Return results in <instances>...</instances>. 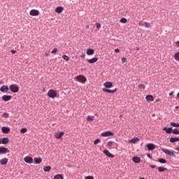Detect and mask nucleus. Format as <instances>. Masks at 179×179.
<instances>
[{"label":"nucleus","mask_w":179,"mask_h":179,"mask_svg":"<svg viewBox=\"0 0 179 179\" xmlns=\"http://www.w3.org/2000/svg\"><path fill=\"white\" fill-rule=\"evenodd\" d=\"M65 135V133L64 131H59L55 134V136L56 139H61Z\"/></svg>","instance_id":"14"},{"label":"nucleus","mask_w":179,"mask_h":179,"mask_svg":"<svg viewBox=\"0 0 179 179\" xmlns=\"http://www.w3.org/2000/svg\"><path fill=\"white\" fill-rule=\"evenodd\" d=\"M26 132H27V129L26 128H22L20 129L21 134H26Z\"/></svg>","instance_id":"40"},{"label":"nucleus","mask_w":179,"mask_h":179,"mask_svg":"<svg viewBox=\"0 0 179 179\" xmlns=\"http://www.w3.org/2000/svg\"><path fill=\"white\" fill-rule=\"evenodd\" d=\"M145 87V85H143V84L138 85V89L140 90H144Z\"/></svg>","instance_id":"36"},{"label":"nucleus","mask_w":179,"mask_h":179,"mask_svg":"<svg viewBox=\"0 0 179 179\" xmlns=\"http://www.w3.org/2000/svg\"><path fill=\"white\" fill-rule=\"evenodd\" d=\"M96 29H100V27H101V24H100V22H97L96 23Z\"/></svg>","instance_id":"43"},{"label":"nucleus","mask_w":179,"mask_h":179,"mask_svg":"<svg viewBox=\"0 0 179 179\" xmlns=\"http://www.w3.org/2000/svg\"><path fill=\"white\" fill-rule=\"evenodd\" d=\"M24 162H25V163H27L28 164H31V163H33V157L30 156H27L24 158Z\"/></svg>","instance_id":"11"},{"label":"nucleus","mask_w":179,"mask_h":179,"mask_svg":"<svg viewBox=\"0 0 179 179\" xmlns=\"http://www.w3.org/2000/svg\"><path fill=\"white\" fill-rule=\"evenodd\" d=\"M8 162H9L8 158H3L0 160V164H1V166H6V164H8Z\"/></svg>","instance_id":"18"},{"label":"nucleus","mask_w":179,"mask_h":179,"mask_svg":"<svg viewBox=\"0 0 179 179\" xmlns=\"http://www.w3.org/2000/svg\"><path fill=\"white\" fill-rule=\"evenodd\" d=\"M34 160L36 164H40V163H41V162H43V159L41 157H35L34 159Z\"/></svg>","instance_id":"23"},{"label":"nucleus","mask_w":179,"mask_h":179,"mask_svg":"<svg viewBox=\"0 0 179 179\" xmlns=\"http://www.w3.org/2000/svg\"><path fill=\"white\" fill-rule=\"evenodd\" d=\"M86 29H89V25H87V26H86Z\"/></svg>","instance_id":"57"},{"label":"nucleus","mask_w":179,"mask_h":179,"mask_svg":"<svg viewBox=\"0 0 179 179\" xmlns=\"http://www.w3.org/2000/svg\"><path fill=\"white\" fill-rule=\"evenodd\" d=\"M173 94H174V92L173 91L169 93V96H173Z\"/></svg>","instance_id":"52"},{"label":"nucleus","mask_w":179,"mask_h":179,"mask_svg":"<svg viewBox=\"0 0 179 179\" xmlns=\"http://www.w3.org/2000/svg\"><path fill=\"white\" fill-rule=\"evenodd\" d=\"M163 131H165L166 134H173V127H163Z\"/></svg>","instance_id":"16"},{"label":"nucleus","mask_w":179,"mask_h":179,"mask_svg":"<svg viewBox=\"0 0 179 179\" xmlns=\"http://www.w3.org/2000/svg\"><path fill=\"white\" fill-rule=\"evenodd\" d=\"M2 116L4 117V118H9V114L6 112H4Z\"/></svg>","instance_id":"39"},{"label":"nucleus","mask_w":179,"mask_h":179,"mask_svg":"<svg viewBox=\"0 0 179 179\" xmlns=\"http://www.w3.org/2000/svg\"><path fill=\"white\" fill-rule=\"evenodd\" d=\"M93 116H87V121H90V122H92V121H93Z\"/></svg>","instance_id":"41"},{"label":"nucleus","mask_w":179,"mask_h":179,"mask_svg":"<svg viewBox=\"0 0 179 179\" xmlns=\"http://www.w3.org/2000/svg\"><path fill=\"white\" fill-rule=\"evenodd\" d=\"M171 126L174 128H179V123L171 122Z\"/></svg>","instance_id":"32"},{"label":"nucleus","mask_w":179,"mask_h":179,"mask_svg":"<svg viewBox=\"0 0 179 179\" xmlns=\"http://www.w3.org/2000/svg\"><path fill=\"white\" fill-rule=\"evenodd\" d=\"M145 148H147L148 150H155L156 149V145L154 143H149L145 145Z\"/></svg>","instance_id":"6"},{"label":"nucleus","mask_w":179,"mask_h":179,"mask_svg":"<svg viewBox=\"0 0 179 179\" xmlns=\"http://www.w3.org/2000/svg\"><path fill=\"white\" fill-rule=\"evenodd\" d=\"M103 86L105 87H103L102 90L103 92H105V93H115V92L118 90V89L117 88H115V90H110V87H113V86H114V85L113 84V82L107 81L103 83Z\"/></svg>","instance_id":"1"},{"label":"nucleus","mask_w":179,"mask_h":179,"mask_svg":"<svg viewBox=\"0 0 179 179\" xmlns=\"http://www.w3.org/2000/svg\"><path fill=\"white\" fill-rule=\"evenodd\" d=\"M115 52H116V53L120 52V49H118V48L115 49Z\"/></svg>","instance_id":"51"},{"label":"nucleus","mask_w":179,"mask_h":179,"mask_svg":"<svg viewBox=\"0 0 179 179\" xmlns=\"http://www.w3.org/2000/svg\"><path fill=\"white\" fill-rule=\"evenodd\" d=\"M172 134H173V135H179L178 129H177V128H176L174 129H172Z\"/></svg>","instance_id":"31"},{"label":"nucleus","mask_w":179,"mask_h":179,"mask_svg":"<svg viewBox=\"0 0 179 179\" xmlns=\"http://www.w3.org/2000/svg\"><path fill=\"white\" fill-rule=\"evenodd\" d=\"M103 155L107 156V157H110V159H114V157H115L114 155L111 154V152H110V151H108V150H103Z\"/></svg>","instance_id":"9"},{"label":"nucleus","mask_w":179,"mask_h":179,"mask_svg":"<svg viewBox=\"0 0 179 179\" xmlns=\"http://www.w3.org/2000/svg\"><path fill=\"white\" fill-rule=\"evenodd\" d=\"M121 61L122 64H125V62H127V59L125 57H122Z\"/></svg>","instance_id":"45"},{"label":"nucleus","mask_w":179,"mask_h":179,"mask_svg":"<svg viewBox=\"0 0 179 179\" xmlns=\"http://www.w3.org/2000/svg\"><path fill=\"white\" fill-rule=\"evenodd\" d=\"M132 161L134 162V163H141V157H133L132 158Z\"/></svg>","instance_id":"24"},{"label":"nucleus","mask_w":179,"mask_h":179,"mask_svg":"<svg viewBox=\"0 0 179 179\" xmlns=\"http://www.w3.org/2000/svg\"><path fill=\"white\" fill-rule=\"evenodd\" d=\"M39 13H40V11L36 9L31 10L29 12V15L31 16H38Z\"/></svg>","instance_id":"12"},{"label":"nucleus","mask_w":179,"mask_h":179,"mask_svg":"<svg viewBox=\"0 0 179 179\" xmlns=\"http://www.w3.org/2000/svg\"><path fill=\"white\" fill-rule=\"evenodd\" d=\"M98 61H99V58L93 57L92 59H88L87 62H89V64H94L95 62H97Z\"/></svg>","instance_id":"22"},{"label":"nucleus","mask_w":179,"mask_h":179,"mask_svg":"<svg viewBox=\"0 0 179 179\" xmlns=\"http://www.w3.org/2000/svg\"><path fill=\"white\" fill-rule=\"evenodd\" d=\"M87 55H93L94 54V50L92 48H89L87 50Z\"/></svg>","instance_id":"25"},{"label":"nucleus","mask_w":179,"mask_h":179,"mask_svg":"<svg viewBox=\"0 0 179 179\" xmlns=\"http://www.w3.org/2000/svg\"><path fill=\"white\" fill-rule=\"evenodd\" d=\"M11 99H12L11 95H3L1 97V100H3V101H9Z\"/></svg>","instance_id":"13"},{"label":"nucleus","mask_w":179,"mask_h":179,"mask_svg":"<svg viewBox=\"0 0 179 179\" xmlns=\"http://www.w3.org/2000/svg\"><path fill=\"white\" fill-rule=\"evenodd\" d=\"M147 157H148V159H152V155H150V154H147Z\"/></svg>","instance_id":"49"},{"label":"nucleus","mask_w":179,"mask_h":179,"mask_svg":"<svg viewBox=\"0 0 179 179\" xmlns=\"http://www.w3.org/2000/svg\"><path fill=\"white\" fill-rule=\"evenodd\" d=\"M136 50H139V48H136Z\"/></svg>","instance_id":"58"},{"label":"nucleus","mask_w":179,"mask_h":179,"mask_svg":"<svg viewBox=\"0 0 179 179\" xmlns=\"http://www.w3.org/2000/svg\"><path fill=\"white\" fill-rule=\"evenodd\" d=\"M85 179H94V177H93V176H86Z\"/></svg>","instance_id":"44"},{"label":"nucleus","mask_w":179,"mask_h":179,"mask_svg":"<svg viewBox=\"0 0 179 179\" xmlns=\"http://www.w3.org/2000/svg\"><path fill=\"white\" fill-rule=\"evenodd\" d=\"M76 79L78 82H80V83H86V80H87V78L83 75H79L76 77Z\"/></svg>","instance_id":"5"},{"label":"nucleus","mask_w":179,"mask_h":179,"mask_svg":"<svg viewBox=\"0 0 179 179\" xmlns=\"http://www.w3.org/2000/svg\"><path fill=\"white\" fill-rule=\"evenodd\" d=\"M108 145L110 146V147L113 146V141H109L108 143Z\"/></svg>","instance_id":"46"},{"label":"nucleus","mask_w":179,"mask_h":179,"mask_svg":"<svg viewBox=\"0 0 179 179\" xmlns=\"http://www.w3.org/2000/svg\"><path fill=\"white\" fill-rule=\"evenodd\" d=\"M1 143L2 145H8L9 143V138L4 137L1 138Z\"/></svg>","instance_id":"19"},{"label":"nucleus","mask_w":179,"mask_h":179,"mask_svg":"<svg viewBox=\"0 0 179 179\" xmlns=\"http://www.w3.org/2000/svg\"><path fill=\"white\" fill-rule=\"evenodd\" d=\"M127 22H128V20H127V18L125 17H122L120 19V23H127Z\"/></svg>","instance_id":"35"},{"label":"nucleus","mask_w":179,"mask_h":179,"mask_svg":"<svg viewBox=\"0 0 179 179\" xmlns=\"http://www.w3.org/2000/svg\"><path fill=\"white\" fill-rule=\"evenodd\" d=\"M174 58H175L176 61H178L179 62V52H177L174 55Z\"/></svg>","instance_id":"33"},{"label":"nucleus","mask_w":179,"mask_h":179,"mask_svg":"<svg viewBox=\"0 0 179 179\" xmlns=\"http://www.w3.org/2000/svg\"><path fill=\"white\" fill-rule=\"evenodd\" d=\"M10 53H11V54H16V50H10Z\"/></svg>","instance_id":"47"},{"label":"nucleus","mask_w":179,"mask_h":179,"mask_svg":"<svg viewBox=\"0 0 179 179\" xmlns=\"http://www.w3.org/2000/svg\"><path fill=\"white\" fill-rule=\"evenodd\" d=\"M10 150L6 147H0V155H6L9 153Z\"/></svg>","instance_id":"8"},{"label":"nucleus","mask_w":179,"mask_h":179,"mask_svg":"<svg viewBox=\"0 0 179 179\" xmlns=\"http://www.w3.org/2000/svg\"><path fill=\"white\" fill-rule=\"evenodd\" d=\"M101 136H103L104 138L107 137V136H114V133H113L112 131H105L101 134Z\"/></svg>","instance_id":"7"},{"label":"nucleus","mask_w":179,"mask_h":179,"mask_svg":"<svg viewBox=\"0 0 179 179\" xmlns=\"http://www.w3.org/2000/svg\"><path fill=\"white\" fill-rule=\"evenodd\" d=\"M1 132L3 134H9L10 132V128L8 127H1Z\"/></svg>","instance_id":"15"},{"label":"nucleus","mask_w":179,"mask_h":179,"mask_svg":"<svg viewBox=\"0 0 179 179\" xmlns=\"http://www.w3.org/2000/svg\"><path fill=\"white\" fill-rule=\"evenodd\" d=\"M145 99L147 101H155V97H153V95L152 94H148V95H146L145 96Z\"/></svg>","instance_id":"17"},{"label":"nucleus","mask_w":179,"mask_h":179,"mask_svg":"<svg viewBox=\"0 0 179 179\" xmlns=\"http://www.w3.org/2000/svg\"><path fill=\"white\" fill-rule=\"evenodd\" d=\"M169 141L171 143H176V142H179V138L178 137H171L169 138Z\"/></svg>","instance_id":"20"},{"label":"nucleus","mask_w":179,"mask_h":179,"mask_svg":"<svg viewBox=\"0 0 179 179\" xmlns=\"http://www.w3.org/2000/svg\"><path fill=\"white\" fill-rule=\"evenodd\" d=\"M176 150H178V152H179V146L176 148Z\"/></svg>","instance_id":"53"},{"label":"nucleus","mask_w":179,"mask_h":179,"mask_svg":"<svg viewBox=\"0 0 179 179\" xmlns=\"http://www.w3.org/2000/svg\"><path fill=\"white\" fill-rule=\"evenodd\" d=\"M1 93H8L9 92V87L8 85H3L0 88Z\"/></svg>","instance_id":"10"},{"label":"nucleus","mask_w":179,"mask_h":179,"mask_svg":"<svg viewBox=\"0 0 179 179\" xmlns=\"http://www.w3.org/2000/svg\"><path fill=\"white\" fill-rule=\"evenodd\" d=\"M55 12H56V13H62V12H64V7L62 6L57 7L55 8Z\"/></svg>","instance_id":"21"},{"label":"nucleus","mask_w":179,"mask_h":179,"mask_svg":"<svg viewBox=\"0 0 179 179\" xmlns=\"http://www.w3.org/2000/svg\"><path fill=\"white\" fill-rule=\"evenodd\" d=\"M100 142H101V141L100 140V138H96V139L94 141V145H97V144L100 143Z\"/></svg>","instance_id":"38"},{"label":"nucleus","mask_w":179,"mask_h":179,"mask_svg":"<svg viewBox=\"0 0 179 179\" xmlns=\"http://www.w3.org/2000/svg\"><path fill=\"white\" fill-rule=\"evenodd\" d=\"M57 92L56 90H54L52 89L50 90L48 92V96L50 99H55L57 97Z\"/></svg>","instance_id":"4"},{"label":"nucleus","mask_w":179,"mask_h":179,"mask_svg":"<svg viewBox=\"0 0 179 179\" xmlns=\"http://www.w3.org/2000/svg\"><path fill=\"white\" fill-rule=\"evenodd\" d=\"M143 26H144L145 27H146L147 29L150 28V24H149L148 22H143Z\"/></svg>","instance_id":"34"},{"label":"nucleus","mask_w":179,"mask_h":179,"mask_svg":"<svg viewBox=\"0 0 179 179\" xmlns=\"http://www.w3.org/2000/svg\"><path fill=\"white\" fill-rule=\"evenodd\" d=\"M150 167L151 168V169H156V165H150Z\"/></svg>","instance_id":"50"},{"label":"nucleus","mask_w":179,"mask_h":179,"mask_svg":"<svg viewBox=\"0 0 179 179\" xmlns=\"http://www.w3.org/2000/svg\"><path fill=\"white\" fill-rule=\"evenodd\" d=\"M175 108H176V110H178V108H179V106H176Z\"/></svg>","instance_id":"55"},{"label":"nucleus","mask_w":179,"mask_h":179,"mask_svg":"<svg viewBox=\"0 0 179 179\" xmlns=\"http://www.w3.org/2000/svg\"><path fill=\"white\" fill-rule=\"evenodd\" d=\"M0 85H1V81H0Z\"/></svg>","instance_id":"59"},{"label":"nucleus","mask_w":179,"mask_h":179,"mask_svg":"<svg viewBox=\"0 0 179 179\" xmlns=\"http://www.w3.org/2000/svg\"><path fill=\"white\" fill-rule=\"evenodd\" d=\"M62 58H63V59H64L65 61H69V57H68V55H64L62 56Z\"/></svg>","instance_id":"37"},{"label":"nucleus","mask_w":179,"mask_h":179,"mask_svg":"<svg viewBox=\"0 0 179 179\" xmlns=\"http://www.w3.org/2000/svg\"><path fill=\"white\" fill-rule=\"evenodd\" d=\"M2 144V138H0V145Z\"/></svg>","instance_id":"54"},{"label":"nucleus","mask_w":179,"mask_h":179,"mask_svg":"<svg viewBox=\"0 0 179 179\" xmlns=\"http://www.w3.org/2000/svg\"><path fill=\"white\" fill-rule=\"evenodd\" d=\"M9 89H10V92H12L13 93H17L20 90L19 85H17L16 84L10 85L9 86Z\"/></svg>","instance_id":"3"},{"label":"nucleus","mask_w":179,"mask_h":179,"mask_svg":"<svg viewBox=\"0 0 179 179\" xmlns=\"http://www.w3.org/2000/svg\"><path fill=\"white\" fill-rule=\"evenodd\" d=\"M53 179H64V175H61V174L55 175Z\"/></svg>","instance_id":"30"},{"label":"nucleus","mask_w":179,"mask_h":179,"mask_svg":"<svg viewBox=\"0 0 179 179\" xmlns=\"http://www.w3.org/2000/svg\"><path fill=\"white\" fill-rule=\"evenodd\" d=\"M138 141H139L138 138H134L129 140V143L135 144V143H137V142Z\"/></svg>","instance_id":"28"},{"label":"nucleus","mask_w":179,"mask_h":179,"mask_svg":"<svg viewBox=\"0 0 179 179\" xmlns=\"http://www.w3.org/2000/svg\"><path fill=\"white\" fill-rule=\"evenodd\" d=\"M45 55L47 57L48 56V53H45Z\"/></svg>","instance_id":"56"},{"label":"nucleus","mask_w":179,"mask_h":179,"mask_svg":"<svg viewBox=\"0 0 179 179\" xmlns=\"http://www.w3.org/2000/svg\"><path fill=\"white\" fill-rule=\"evenodd\" d=\"M166 170H167V168H164V167H163V166H159V167H158V171H159V173H163V172H164V171H166Z\"/></svg>","instance_id":"29"},{"label":"nucleus","mask_w":179,"mask_h":179,"mask_svg":"<svg viewBox=\"0 0 179 179\" xmlns=\"http://www.w3.org/2000/svg\"><path fill=\"white\" fill-rule=\"evenodd\" d=\"M162 150L164 153H165V155L170 156V157H174V159L177 157L176 154H174V152L170 151V150L162 148Z\"/></svg>","instance_id":"2"},{"label":"nucleus","mask_w":179,"mask_h":179,"mask_svg":"<svg viewBox=\"0 0 179 179\" xmlns=\"http://www.w3.org/2000/svg\"><path fill=\"white\" fill-rule=\"evenodd\" d=\"M43 171H45V173H48L49 171H51V166H44Z\"/></svg>","instance_id":"27"},{"label":"nucleus","mask_w":179,"mask_h":179,"mask_svg":"<svg viewBox=\"0 0 179 179\" xmlns=\"http://www.w3.org/2000/svg\"><path fill=\"white\" fill-rule=\"evenodd\" d=\"M58 51V49L57 48H54L52 50V54H57Z\"/></svg>","instance_id":"42"},{"label":"nucleus","mask_w":179,"mask_h":179,"mask_svg":"<svg viewBox=\"0 0 179 179\" xmlns=\"http://www.w3.org/2000/svg\"><path fill=\"white\" fill-rule=\"evenodd\" d=\"M158 162L160 163L161 164H166V163H167V160H166V159L164 158H159L158 159Z\"/></svg>","instance_id":"26"},{"label":"nucleus","mask_w":179,"mask_h":179,"mask_svg":"<svg viewBox=\"0 0 179 179\" xmlns=\"http://www.w3.org/2000/svg\"><path fill=\"white\" fill-rule=\"evenodd\" d=\"M85 57H86V55H85V53H81L80 57L85 58Z\"/></svg>","instance_id":"48"}]
</instances>
